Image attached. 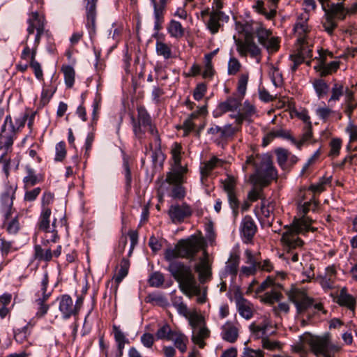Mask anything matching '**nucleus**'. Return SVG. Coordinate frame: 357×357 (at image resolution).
<instances>
[{
  "instance_id": "f257e3e1",
  "label": "nucleus",
  "mask_w": 357,
  "mask_h": 357,
  "mask_svg": "<svg viewBox=\"0 0 357 357\" xmlns=\"http://www.w3.org/2000/svg\"><path fill=\"white\" fill-rule=\"evenodd\" d=\"M202 248V241L195 236L187 239H181L174 248H169L165 252V259L169 262L167 270L173 278L178 282L181 291L187 296H199L197 301L199 303L206 302V296H200L201 289L192 274L189 266L178 261H174L177 258H184L193 260L197 253Z\"/></svg>"
},
{
  "instance_id": "f03ea898",
  "label": "nucleus",
  "mask_w": 357,
  "mask_h": 357,
  "mask_svg": "<svg viewBox=\"0 0 357 357\" xmlns=\"http://www.w3.org/2000/svg\"><path fill=\"white\" fill-rule=\"evenodd\" d=\"M252 165L255 169V173L250 176V180L255 183L261 186H266L278 178V172L273 165L271 155L256 154L247 157L245 164L243 166L244 172L247 169V165Z\"/></svg>"
},
{
  "instance_id": "7ed1b4c3",
  "label": "nucleus",
  "mask_w": 357,
  "mask_h": 357,
  "mask_svg": "<svg viewBox=\"0 0 357 357\" xmlns=\"http://www.w3.org/2000/svg\"><path fill=\"white\" fill-rule=\"evenodd\" d=\"M311 220L303 218L301 219L295 218L287 230L282 234L281 242L283 243L288 256L287 259H291L293 262L298 260V255L296 252L293 253L291 250L296 248L302 247L303 241L297 236L298 234H305L310 229Z\"/></svg>"
},
{
  "instance_id": "20e7f679",
  "label": "nucleus",
  "mask_w": 357,
  "mask_h": 357,
  "mask_svg": "<svg viewBox=\"0 0 357 357\" xmlns=\"http://www.w3.org/2000/svg\"><path fill=\"white\" fill-rule=\"evenodd\" d=\"M301 340L310 347L317 357H335V354L341 349L340 346L331 341L328 335L312 336L307 333Z\"/></svg>"
},
{
  "instance_id": "39448f33",
  "label": "nucleus",
  "mask_w": 357,
  "mask_h": 357,
  "mask_svg": "<svg viewBox=\"0 0 357 357\" xmlns=\"http://www.w3.org/2000/svg\"><path fill=\"white\" fill-rule=\"evenodd\" d=\"M137 119H135L133 115L131 116V124L135 137L138 139H142L145 135V129L148 128L150 134L155 137V141L158 142V146H160V138L158 131L152 123L151 116L147 110L144 106L140 105L137 107Z\"/></svg>"
},
{
  "instance_id": "423d86ee",
  "label": "nucleus",
  "mask_w": 357,
  "mask_h": 357,
  "mask_svg": "<svg viewBox=\"0 0 357 357\" xmlns=\"http://www.w3.org/2000/svg\"><path fill=\"white\" fill-rule=\"evenodd\" d=\"M188 169L181 165H174L172 171L167 174L165 180L162 183L158 190L159 199L161 201L170 185H179L184 182V174Z\"/></svg>"
},
{
  "instance_id": "0eeeda50",
  "label": "nucleus",
  "mask_w": 357,
  "mask_h": 357,
  "mask_svg": "<svg viewBox=\"0 0 357 357\" xmlns=\"http://www.w3.org/2000/svg\"><path fill=\"white\" fill-rule=\"evenodd\" d=\"M15 135V126L13 125L11 116L8 115L1 126L0 132V150L7 153L8 149L13 144V137Z\"/></svg>"
},
{
  "instance_id": "6e6552de",
  "label": "nucleus",
  "mask_w": 357,
  "mask_h": 357,
  "mask_svg": "<svg viewBox=\"0 0 357 357\" xmlns=\"http://www.w3.org/2000/svg\"><path fill=\"white\" fill-rule=\"evenodd\" d=\"M289 299L295 305L297 313L301 314L312 306L314 300L310 298L305 291L300 289H292L287 293Z\"/></svg>"
},
{
  "instance_id": "1a4fd4ad",
  "label": "nucleus",
  "mask_w": 357,
  "mask_h": 357,
  "mask_svg": "<svg viewBox=\"0 0 357 357\" xmlns=\"http://www.w3.org/2000/svg\"><path fill=\"white\" fill-rule=\"evenodd\" d=\"M48 282V273L45 272L41 280L40 291L36 294L37 298L36 299L35 303L38 305L36 315L38 318L44 317L49 310V305L45 304V302L50 296V293H47Z\"/></svg>"
},
{
  "instance_id": "9d476101",
  "label": "nucleus",
  "mask_w": 357,
  "mask_h": 357,
  "mask_svg": "<svg viewBox=\"0 0 357 357\" xmlns=\"http://www.w3.org/2000/svg\"><path fill=\"white\" fill-rule=\"evenodd\" d=\"M319 63L314 67V70L319 73L321 77H325L335 72L339 68V61H332L328 64H326V56L329 55L333 57V54L327 50H319Z\"/></svg>"
},
{
  "instance_id": "9b49d317",
  "label": "nucleus",
  "mask_w": 357,
  "mask_h": 357,
  "mask_svg": "<svg viewBox=\"0 0 357 357\" xmlns=\"http://www.w3.org/2000/svg\"><path fill=\"white\" fill-rule=\"evenodd\" d=\"M237 50L241 55L246 56L249 53L252 56L261 54V50L254 41V36L245 33L244 41H236Z\"/></svg>"
},
{
  "instance_id": "f8f14e48",
  "label": "nucleus",
  "mask_w": 357,
  "mask_h": 357,
  "mask_svg": "<svg viewBox=\"0 0 357 357\" xmlns=\"http://www.w3.org/2000/svg\"><path fill=\"white\" fill-rule=\"evenodd\" d=\"M243 31L248 33L251 36L256 34L259 43L264 45V43L271 38V31L262 26L259 22H252V24L246 23L243 25Z\"/></svg>"
},
{
  "instance_id": "ddd939ff",
  "label": "nucleus",
  "mask_w": 357,
  "mask_h": 357,
  "mask_svg": "<svg viewBox=\"0 0 357 357\" xmlns=\"http://www.w3.org/2000/svg\"><path fill=\"white\" fill-rule=\"evenodd\" d=\"M257 231V227L250 215H245L240 225V233L243 241L245 243H250L252 241V239Z\"/></svg>"
},
{
  "instance_id": "4468645a",
  "label": "nucleus",
  "mask_w": 357,
  "mask_h": 357,
  "mask_svg": "<svg viewBox=\"0 0 357 357\" xmlns=\"http://www.w3.org/2000/svg\"><path fill=\"white\" fill-rule=\"evenodd\" d=\"M195 270L199 275V280L204 283L211 278V264L210 263L208 253L204 251V257L200 258L199 262L195 264Z\"/></svg>"
},
{
  "instance_id": "2eb2a0df",
  "label": "nucleus",
  "mask_w": 357,
  "mask_h": 357,
  "mask_svg": "<svg viewBox=\"0 0 357 357\" xmlns=\"http://www.w3.org/2000/svg\"><path fill=\"white\" fill-rule=\"evenodd\" d=\"M168 214L173 222H181L185 218L191 215L192 211L186 203H183L181 205H172L169 208Z\"/></svg>"
},
{
  "instance_id": "dca6fc26",
  "label": "nucleus",
  "mask_w": 357,
  "mask_h": 357,
  "mask_svg": "<svg viewBox=\"0 0 357 357\" xmlns=\"http://www.w3.org/2000/svg\"><path fill=\"white\" fill-rule=\"evenodd\" d=\"M86 8V27L91 36L96 33V4L98 0H84Z\"/></svg>"
},
{
  "instance_id": "f3484780",
  "label": "nucleus",
  "mask_w": 357,
  "mask_h": 357,
  "mask_svg": "<svg viewBox=\"0 0 357 357\" xmlns=\"http://www.w3.org/2000/svg\"><path fill=\"white\" fill-rule=\"evenodd\" d=\"M59 311L62 313L64 319H69L71 316L78 314L79 308L73 304V301L68 295H63L59 302Z\"/></svg>"
},
{
  "instance_id": "a211bd4d",
  "label": "nucleus",
  "mask_w": 357,
  "mask_h": 357,
  "mask_svg": "<svg viewBox=\"0 0 357 357\" xmlns=\"http://www.w3.org/2000/svg\"><path fill=\"white\" fill-rule=\"evenodd\" d=\"M241 99L229 97L225 101L218 104L213 114L215 118L220 117L224 113L236 110L241 105Z\"/></svg>"
},
{
  "instance_id": "6ab92c4d",
  "label": "nucleus",
  "mask_w": 357,
  "mask_h": 357,
  "mask_svg": "<svg viewBox=\"0 0 357 357\" xmlns=\"http://www.w3.org/2000/svg\"><path fill=\"white\" fill-rule=\"evenodd\" d=\"M229 20V16L222 11H211L210 13V18L207 23V27L211 32L215 34L218 32L219 28L222 26L225 22Z\"/></svg>"
},
{
  "instance_id": "aec40b11",
  "label": "nucleus",
  "mask_w": 357,
  "mask_h": 357,
  "mask_svg": "<svg viewBox=\"0 0 357 357\" xmlns=\"http://www.w3.org/2000/svg\"><path fill=\"white\" fill-rule=\"evenodd\" d=\"M336 302L339 305L348 308L352 312V315L355 314L356 299L347 292L346 287L341 289Z\"/></svg>"
},
{
  "instance_id": "412c9836",
  "label": "nucleus",
  "mask_w": 357,
  "mask_h": 357,
  "mask_svg": "<svg viewBox=\"0 0 357 357\" xmlns=\"http://www.w3.org/2000/svg\"><path fill=\"white\" fill-rule=\"evenodd\" d=\"M222 338L229 343H234L238 337V329L231 321H227L221 328Z\"/></svg>"
},
{
  "instance_id": "4be33fe9",
  "label": "nucleus",
  "mask_w": 357,
  "mask_h": 357,
  "mask_svg": "<svg viewBox=\"0 0 357 357\" xmlns=\"http://www.w3.org/2000/svg\"><path fill=\"white\" fill-rule=\"evenodd\" d=\"M336 278V271L333 266H328L326 269L324 276L319 280V283L324 290L332 289L334 287V283Z\"/></svg>"
},
{
  "instance_id": "5701e85b",
  "label": "nucleus",
  "mask_w": 357,
  "mask_h": 357,
  "mask_svg": "<svg viewBox=\"0 0 357 357\" xmlns=\"http://www.w3.org/2000/svg\"><path fill=\"white\" fill-rule=\"evenodd\" d=\"M304 122L305 123V126L303 128V132L302 134L301 138L300 140H296L295 139V142H292L298 149H301L303 145L309 142L312 137V123L310 121L309 116H305L303 119Z\"/></svg>"
},
{
  "instance_id": "b1692460",
  "label": "nucleus",
  "mask_w": 357,
  "mask_h": 357,
  "mask_svg": "<svg viewBox=\"0 0 357 357\" xmlns=\"http://www.w3.org/2000/svg\"><path fill=\"white\" fill-rule=\"evenodd\" d=\"M209 335L210 331L205 324L192 331V340L195 344L199 345L200 348H204L205 346L204 340L208 337Z\"/></svg>"
},
{
  "instance_id": "393cba45",
  "label": "nucleus",
  "mask_w": 357,
  "mask_h": 357,
  "mask_svg": "<svg viewBox=\"0 0 357 357\" xmlns=\"http://www.w3.org/2000/svg\"><path fill=\"white\" fill-rule=\"evenodd\" d=\"M10 215V212L7 211L5 215V221L3 223V227L6 229V231L11 235H15L17 234L20 229V225L18 220V217L16 216L14 218H9Z\"/></svg>"
},
{
  "instance_id": "a878e982",
  "label": "nucleus",
  "mask_w": 357,
  "mask_h": 357,
  "mask_svg": "<svg viewBox=\"0 0 357 357\" xmlns=\"http://www.w3.org/2000/svg\"><path fill=\"white\" fill-rule=\"evenodd\" d=\"M34 257L39 261H50L53 257V254L50 248H43L40 245H35Z\"/></svg>"
},
{
  "instance_id": "bb28decb",
  "label": "nucleus",
  "mask_w": 357,
  "mask_h": 357,
  "mask_svg": "<svg viewBox=\"0 0 357 357\" xmlns=\"http://www.w3.org/2000/svg\"><path fill=\"white\" fill-rule=\"evenodd\" d=\"M114 340L117 344V350L123 354V349L126 344H129V340L126 337L120 328L116 325L112 327Z\"/></svg>"
},
{
  "instance_id": "cd10ccee",
  "label": "nucleus",
  "mask_w": 357,
  "mask_h": 357,
  "mask_svg": "<svg viewBox=\"0 0 357 357\" xmlns=\"http://www.w3.org/2000/svg\"><path fill=\"white\" fill-rule=\"evenodd\" d=\"M240 263V256L236 253H231L229 259L226 263V273L236 276L238 272V268Z\"/></svg>"
},
{
  "instance_id": "c85d7f7f",
  "label": "nucleus",
  "mask_w": 357,
  "mask_h": 357,
  "mask_svg": "<svg viewBox=\"0 0 357 357\" xmlns=\"http://www.w3.org/2000/svg\"><path fill=\"white\" fill-rule=\"evenodd\" d=\"M174 342V346L181 352L185 353L187 350V344L188 338L183 333L177 331L172 339L170 340Z\"/></svg>"
},
{
  "instance_id": "c756f323",
  "label": "nucleus",
  "mask_w": 357,
  "mask_h": 357,
  "mask_svg": "<svg viewBox=\"0 0 357 357\" xmlns=\"http://www.w3.org/2000/svg\"><path fill=\"white\" fill-rule=\"evenodd\" d=\"M51 215V209L48 207L43 208L38 222V227L45 233L50 231V217Z\"/></svg>"
},
{
  "instance_id": "7c9ffc66",
  "label": "nucleus",
  "mask_w": 357,
  "mask_h": 357,
  "mask_svg": "<svg viewBox=\"0 0 357 357\" xmlns=\"http://www.w3.org/2000/svg\"><path fill=\"white\" fill-rule=\"evenodd\" d=\"M322 7L325 12V20L322 22L323 26L328 34L332 35L334 29L337 27V23L328 9L326 8L324 5Z\"/></svg>"
},
{
  "instance_id": "2f4dec72",
  "label": "nucleus",
  "mask_w": 357,
  "mask_h": 357,
  "mask_svg": "<svg viewBox=\"0 0 357 357\" xmlns=\"http://www.w3.org/2000/svg\"><path fill=\"white\" fill-rule=\"evenodd\" d=\"M307 17H303L302 16L298 18L294 27L295 33L298 35V38L303 37L305 39V35L310 31L307 24Z\"/></svg>"
},
{
  "instance_id": "473e14b6",
  "label": "nucleus",
  "mask_w": 357,
  "mask_h": 357,
  "mask_svg": "<svg viewBox=\"0 0 357 357\" xmlns=\"http://www.w3.org/2000/svg\"><path fill=\"white\" fill-rule=\"evenodd\" d=\"M123 169L126 180V190L129 192L131 189L132 176L130 168V158L127 155L123 156Z\"/></svg>"
},
{
  "instance_id": "72a5a7b5",
  "label": "nucleus",
  "mask_w": 357,
  "mask_h": 357,
  "mask_svg": "<svg viewBox=\"0 0 357 357\" xmlns=\"http://www.w3.org/2000/svg\"><path fill=\"white\" fill-rule=\"evenodd\" d=\"M317 206H318V202L314 200V196L312 197V199L309 202H305L303 204L300 205V211H302L303 213H304L302 218H307L311 220V222L310 224V229L308 230V231H315V229L314 227H311L312 220L311 218H310L309 217L305 216V215L310 210L314 211L316 210ZM300 219H301V218Z\"/></svg>"
},
{
  "instance_id": "f704fd0d",
  "label": "nucleus",
  "mask_w": 357,
  "mask_h": 357,
  "mask_svg": "<svg viewBox=\"0 0 357 357\" xmlns=\"http://www.w3.org/2000/svg\"><path fill=\"white\" fill-rule=\"evenodd\" d=\"M177 331H173L167 324L162 326L156 332L155 337L158 340H166L170 341Z\"/></svg>"
},
{
  "instance_id": "c9c22d12",
  "label": "nucleus",
  "mask_w": 357,
  "mask_h": 357,
  "mask_svg": "<svg viewBox=\"0 0 357 357\" xmlns=\"http://www.w3.org/2000/svg\"><path fill=\"white\" fill-rule=\"evenodd\" d=\"M238 312L243 318L250 319L253 316V312L250 303L245 299H241L238 302Z\"/></svg>"
},
{
  "instance_id": "e433bc0d",
  "label": "nucleus",
  "mask_w": 357,
  "mask_h": 357,
  "mask_svg": "<svg viewBox=\"0 0 357 357\" xmlns=\"http://www.w3.org/2000/svg\"><path fill=\"white\" fill-rule=\"evenodd\" d=\"M167 30L171 36L176 38H180L184 35V29L181 24L174 20H171Z\"/></svg>"
},
{
  "instance_id": "4c0bfd02",
  "label": "nucleus",
  "mask_w": 357,
  "mask_h": 357,
  "mask_svg": "<svg viewBox=\"0 0 357 357\" xmlns=\"http://www.w3.org/2000/svg\"><path fill=\"white\" fill-rule=\"evenodd\" d=\"M186 318L188 319L192 331L206 324L204 317L198 314L197 312H188Z\"/></svg>"
},
{
  "instance_id": "58836bf2",
  "label": "nucleus",
  "mask_w": 357,
  "mask_h": 357,
  "mask_svg": "<svg viewBox=\"0 0 357 357\" xmlns=\"http://www.w3.org/2000/svg\"><path fill=\"white\" fill-rule=\"evenodd\" d=\"M328 10L334 17V19L337 18L339 20H344L346 17L347 13H348L349 10H345L342 3H332Z\"/></svg>"
},
{
  "instance_id": "ea45409f",
  "label": "nucleus",
  "mask_w": 357,
  "mask_h": 357,
  "mask_svg": "<svg viewBox=\"0 0 357 357\" xmlns=\"http://www.w3.org/2000/svg\"><path fill=\"white\" fill-rule=\"evenodd\" d=\"M61 71L63 73L65 83L66 86L69 88H71L75 82V70L70 66H63L61 68Z\"/></svg>"
},
{
  "instance_id": "a19ab883",
  "label": "nucleus",
  "mask_w": 357,
  "mask_h": 357,
  "mask_svg": "<svg viewBox=\"0 0 357 357\" xmlns=\"http://www.w3.org/2000/svg\"><path fill=\"white\" fill-rule=\"evenodd\" d=\"M222 163L223 162L220 159L213 157L209 161L204 164V166L201 169V173L202 175L207 176L215 167L222 165Z\"/></svg>"
},
{
  "instance_id": "79ce46f5",
  "label": "nucleus",
  "mask_w": 357,
  "mask_h": 357,
  "mask_svg": "<svg viewBox=\"0 0 357 357\" xmlns=\"http://www.w3.org/2000/svg\"><path fill=\"white\" fill-rule=\"evenodd\" d=\"M36 54V49H32L31 61H30V66L34 71L35 76L38 79H42L43 77V70L40 66V64L35 60V56Z\"/></svg>"
},
{
  "instance_id": "37998d69",
  "label": "nucleus",
  "mask_w": 357,
  "mask_h": 357,
  "mask_svg": "<svg viewBox=\"0 0 357 357\" xmlns=\"http://www.w3.org/2000/svg\"><path fill=\"white\" fill-rule=\"evenodd\" d=\"M27 175L24 178L25 188H30L39 182L38 176L35 174L33 169L28 167L26 169Z\"/></svg>"
},
{
  "instance_id": "c03bdc74",
  "label": "nucleus",
  "mask_w": 357,
  "mask_h": 357,
  "mask_svg": "<svg viewBox=\"0 0 357 357\" xmlns=\"http://www.w3.org/2000/svg\"><path fill=\"white\" fill-rule=\"evenodd\" d=\"M313 86L319 98H321L324 96L326 95L329 88L326 82L321 79H316L313 82Z\"/></svg>"
},
{
  "instance_id": "a18cd8bd",
  "label": "nucleus",
  "mask_w": 357,
  "mask_h": 357,
  "mask_svg": "<svg viewBox=\"0 0 357 357\" xmlns=\"http://www.w3.org/2000/svg\"><path fill=\"white\" fill-rule=\"evenodd\" d=\"M267 137L270 139L275 137H282L290 140L291 142H295V138L291 135L289 131L283 129H278L270 132L268 134Z\"/></svg>"
},
{
  "instance_id": "49530a36",
  "label": "nucleus",
  "mask_w": 357,
  "mask_h": 357,
  "mask_svg": "<svg viewBox=\"0 0 357 357\" xmlns=\"http://www.w3.org/2000/svg\"><path fill=\"white\" fill-rule=\"evenodd\" d=\"M297 42L299 45L298 52L300 53L305 59L311 58L312 56V49L307 45L305 43V39L303 37L298 38L297 39Z\"/></svg>"
},
{
  "instance_id": "de8ad7c7",
  "label": "nucleus",
  "mask_w": 357,
  "mask_h": 357,
  "mask_svg": "<svg viewBox=\"0 0 357 357\" xmlns=\"http://www.w3.org/2000/svg\"><path fill=\"white\" fill-rule=\"evenodd\" d=\"M173 306L177 310L178 312L184 316L188 317V309L187 305L182 301L181 297H174L172 300Z\"/></svg>"
},
{
  "instance_id": "09e8293b",
  "label": "nucleus",
  "mask_w": 357,
  "mask_h": 357,
  "mask_svg": "<svg viewBox=\"0 0 357 357\" xmlns=\"http://www.w3.org/2000/svg\"><path fill=\"white\" fill-rule=\"evenodd\" d=\"M165 282V278L162 273L156 271L153 273L149 279V284L153 287H160Z\"/></svg>"
},
{
  "instance_id": "8fccbe9b",
  "label": "nucleus",
  "mask_w": 357,
  "mask_h": 357,
  "mask_svg": "<svg viewBox=\"0 0 357 357\" xmlns=\"http://www.w3.org/2000/svg\"><path fill=\"white\" fill-rule=\"evenodd\" d=\"M156 52L158 55L162 56L165 59H168L172 56L171 48L161 41H157L156 43Z\"/></svg>"
},
{
  "instance_id": "3c124183",
  "label": "nucleus",
  "mask_w": 357,
  "mask_h": 357,
  "mask_svg": "<svg viewBox=\"0 0 357 357\" xmlns=\"http://www.w3.org/2000/svg\"><path fill=\"white\" fill-rule=\"evenodd\" d=\"M344 88L342 84L335 83L331 89V96L328 102L339 100L344 94Z\"/></svg>"
},
{
  "instance_id": "603ef678",
  "label": "nucleus",
  "mask_w": 357,
  "mask_h": 357,
  "mask_svg": "<svg viewBox=\"0 0 357 357\" xmlns=\"http://www.w3.org/2000/svg\"><path fill=\"white\" fill-rule=\"evenodd\" d=\"M273 286L275 289H281L282 285L275 284L273 280L271 277H268L261 284H260L255 289L256 294H259L265 291L268 287Z\"/></svg>"
},
{
  "instance_id": "864d4df0",
  "label": "nucleus",
  "mask_w": 357,
  "mask_h": 357,
  "mask_svg": "<svg viewBox=\"0 0 357 357\" xmlns=\"http://www.w3.org/2000/svg\"><path fill=\"white\" fill-rule=\"evenodd\" d=\"M278 289H275L271 292H267L264 294L263 298V301L265 303H268L270 304H273L275 301H278L282 298V294L278 291Z\"/></svg>"
},
{
  "instance_id": "5fc2aeb1",
  "label": "nucleus",
  "mask_w": 357,
  "mask_h": 357,
  "mask_svg": "<svg viewBox=\"0 0 357 357\" xmlns=\"http://www.w3.org/2000/svg\"><path fill=\"white\" fill-rule=\"evenodd\" d=\"M169 196L176 199H182L184 198L185 196V188L182 186V184L174 185Z\"/></svg>"
},
{
  "instance_id": "6e6d98bb",
  "label": "nucleus",
  "mask_w": 357,
  "mask_h": 357,
  "mask_svg": "<svg viewBox=\"0 0 357 357\" xmlns=\"http://www.w3.org/2000/svg\"><path fill=\"white\" fill-rule=\"evenodd\" d=\"M222 187L225 192L227 194L232 193L234 191V188L236 185V181L234 177L227 176V178L225 179L222 182Z\"/></svg>"
},
{
  "instance_id": "4d7b16f0",
  "label": "nucleus",
  "mask_w": 357,
  "mask_h": 357,
  "mask_svg": "<svg viewBox=\"0 0 357 357\" xmlns=\"http://www.w3.org/2000/svg\"><path fill=\"white\" fill-rule=\"evenodd\" d=\"M1 203L5 210L10 212L11 207L13 206V195H10V192H6L2 194L1 197Z\"/></svg>"
},
{
  "instance_id": "13d9d810",
  "label": "nucleus",
  "mask_w": 357,
  "mask_h": 357,
  "mask_svg": "<svg viewBox=\"0 0 357 357\" xmlns=\"http://www.w3.org/2000/svg\"><path fill=\"white\" fill-rule=\"evenodd\" d=\"M269 53H273L279 49V42L278 38L271 37L263 45Z\"/></svg>"
},
{
  "instance_id": "bf43d9fd",
  "label": "nucleus",
  "mask_w": 357,
  "mask_h": 357,
  "mask_svg": "<svg viewBox=\"0 0 357 357\" xmlns=\"http://www.w3.org/2000/svg\"><path fill=\"white\" fill-rule=\"evenodd\" d=\"M342 142L340 139H333L330 142L331 151L329 155L336 157L340 153Z\"/></svg>"
},
{
  "instance_id": "052dcab7",
  "label": "nucleus",
  "mask_w": 357,
  "mask_h": 357,
  "mask_svg": "<svg viewBox=\"0 0 357 357\" xmlns=\"http://www.w3.org/2000/svg\"><path fill=\"white\" fill-rule=\"evenodd\" d=\"M248 82V75H241L238 82V91L242 96H243L245 94Z\"/></svg>"
},
{
  "instance_id": "680f3d73",
  "label": "nucleus",
  "mask_w": 357,
  "mask_h": 357,
  "mask_svg": "<svg viewBox=\"0 0 357 357\" xmlns=\"http://www.w3.org/2000/svg\"><path fill=\"white\" fill-rule=\"evenodd\" d=\"M276 156H277V161L280 166L282 167L285 165L288 155L289 152L287 150L282 148H279L275 151Z\"/></svg>"
},
{
  "instance_id": "e2e57ef3",
  "label": "nucleus",
  "mask_w": 357,
  "mask_h": 357,
  "mask_svg": "<svg viewBox=\"0 0 357 357\" xmlns=\"http://www.w3.org/2000/svg\"><path fill=\"white\" fill-rule=\"evenodd\" d=\"M66 155V145L63 142L58 143L56 146V161H62Z\"/></svg>"
},
{
  "instance_id": "0e129e2a",
  "label": "nucleus",
  "mask_w": 357,
  "mask_h": 357,
  "mask_svg": "<svg viewBox=\"0 0 357 357\" xmlns=\"http://www.w3.org/2000/svg\"><path fill=\"white\" fill-rule=\"evenodd\" d=\"M330 182L329 178H323L319 183L316 184H312L309 187V190L314 193H320L325 190V185Z\"/></svg>"
},
{
  "instance_id": "69168bd1",
  "label": "nucleus",
  "mask_w": 357,
  "mask_h": 357,
  "mask_svg": "<svg viewBox=\"0 0 357 357\" xmlns=\"http://www.w3.org/2000/svg\"><path fill=\"white\" fill-rule=\"evenodd\" d=\"M29 20H33L36 31H44L45 24L43 20L39 17L38 13H32Z\"/></svg>"
},
{
  "instance_id": "338daca9",
  "label": "nucleus",
  "mask_w": 357,
  "mask_h": 357,
  "mask_svg": "<svg viewBox=\"0 0 357 357\" xmlns=\"http://www.w3.org/2000/svg\"><path fill=\"white\" fill-rule=\"evenodd\" d=\"M239 130V128L233 127L231 124H227L222 127V139H227L233 136Z\"/></svg>"
},
{
  "instance_id": "774afa93",
  "label": "nucleus",
  "mask_w": 357,
  "mask_h": 357,
  "mask_svg": "<svg viewBox=\"0 0 357 357\" xmlns=\"http://www.w3.org/2000/svg\"><path fill=\"white\" fill-rule=\"evenodd\" d=\"M264 353L261 349H252L249 347H245L242 357H264Z\"/></svg>"
}]
</instances>
